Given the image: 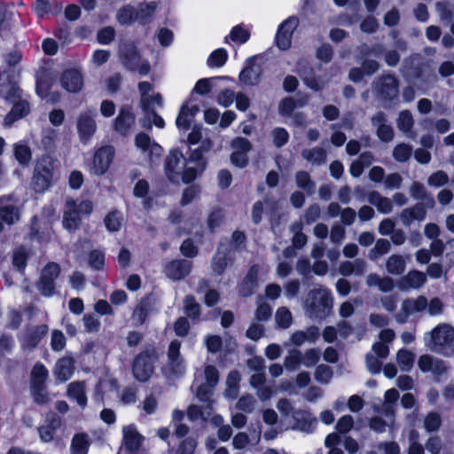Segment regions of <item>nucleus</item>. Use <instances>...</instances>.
I'll use <instances>...</instances> for the list:
<instances>
[{
	"instance_id": "obj_40",
	"label": "nucleus",
	"mask_w": 454,
	"mask_h": 454,
	"mask_svg": "<svg viewBox=\"0 0 454 454\" xmlns=\"http://www.w3.org/2000/svg\"><path fill=\"white\" fill-rule=\"evenodd\" d=\"M122 216L118 210H112L108 212L105 218L104 223L109 232H116L121 227Z\"/></svg>"
},
{
	"instance_id": "obj_46",
	"label": "nucleus",
	"mask_w": 454,
	"mask_h": 454,
	"mask_svg": "<svg viewBox=\"0 0 454 454\" xmlns=\"http://www.w3.org/2000/svg\"><path fill=\"white\" fill-rule=\"evenodd\" d=\"M412 154L411 145L404 143L396 145L393 150V157L398 162H406Z\"/></svg>"
},
{
	"instance_id": "obj_33",
	"label": "nucleus",
	"mask_w": 454,
	"mask_h": 454,
	"mask_svg": "<svg viewBox=\"0 0 454 454\" xmlns=\"http://www.w3.org/2000/svg\"><path fill=\"white\" fill-rule=\"evenodd\" d=\"M142 435L135 429L124 432L123 441L125 449L129 452H135L138 450L142 443Z\"/></svg>"
},
{
	"instance_id": "obj_43",
	"label": "nucleus",
	"mask_w": 454,
	"mask_h": 454,
	"mask_svg": "<svg viewBox=\"0 0 454 454\" xmlns=\"http://www.w3.org/2000/svg\"><path fill=\"white\" fill-rule=\"evenodd\" d=\"M68 391L69 394L76 400V403L79 406L84 408L87 405L88 398L82 382H72L69 385Z\"/></svg>"
},
{
	"instance_id": "obj_45",
	"label": "nucleus",
	"mask_w": 454,
	"mask_h": 454,
	"mask_svg": "<svg viewBox=\"0 0 454 454\" xmlns=\"http://www.w3.org/2000/svg\"><path fill=\"white\" fill-rule=\"evenodd\" d=\"M296 184L299 188L310 195L315 191V183L311 180L310 175L305 170H300L295 174Z\"/></svg>"
},
{
	"instance_id": "obj_19",
	"label": "nucleus",
	"mask_w": 454,
	"mask_h": 454,
	"mask_svg": "<svg viewBox=\"0 0 454 454\" xmlns=\"http://www.w3.org/2000/svg\"><path fill=\"white\" fill-rule=\"evenodd\" d=\"M293 419L294 421V428L306 433L313 432L317 425L316 418L312 416L311 412L305 410L294 411Z\"/></svg>"
},
{
	"instance_id": "obj_24",
	"label": "nucleus",
	"mask_w": 454,
	"mask_h": 454,
	"mask_svg": "<svg viewBox=\"0 0 454 454\" xmlns=\"http://www.w3.org/2000/svg\"><path fill=\"white\" fill-rule=\"evenodd\" d=\"M180 348L181 343L177 340H172L168 346V358L171 367V372L175 374L182 372L184 369Z\"/></svg>"
},
{
	"instance_id": "obj_61",
	"label": "nucleus",
	"mask_w": 454,
	"mask_h": 454,
	"mask_svg": "<svg viewBox=\"0 0 454 454\" xmlns=\"http://www.w3.org/2000/svg\"><path fill=\"white\" fill-rule=\"evenodd\" d=\"M188 116L187 102H185L181 106L180 111L176 119V125L179 129L186 131L191 128V120L188 118Z\"/></svg>"
},
{
	"instance_id": "obj_37",
	"label": "nucleus",
	"mask_w": 454,
	"mask_h": 454,
	"mask_svg": "<svg viewBox=\"0 0 454 454\" xmlns=\"http://www.w3.org/2000/svg\"><path fill=\"white\" fill-rule=\"evenodd\" d=\"M51 87H52V80L49 74H42L36 76L35 91H36V94L40 98H47Z\"/></svg>"
},
{
	"instance_id": "obj_7",
	"label": "nucleus",
	"mask_w": 454,
	"mask_h": 454,
	"mask_svg": "<svg viewBox=\"0 0 454 454\" xmlns=\"http://www.w3.org/2000/svg\"><path fill=\"white\" fill-rule=\"evenodd\" d=\"M187 165L183 152L178 148H172L164 159V174L171 184H177L181 170Z\"/></svg>"
},
{
	"instance_id": "obj_28",
	"label": "nucleus",
	"mask_w": 454,
	"mask_h": 454,
	"mask_svg": "<svg viewBox=\"0 0 454 454\" xmlns=\"http://www.w3.org/2000/svg\"><path fill=\"white\" fill-rule=\"evenodd\" d=\"M426 279V275L423 272L413 270L409 271L408 274L402 278L400 281V286L402 288H419L425 284Z\"/></svg>"
},
{
	"instance_id": "obj_63",
	"label": "nucleus",
	"mask_w": 454,
	"mask_h": 454,
	"mask_svg": "<svg viewBox=\"0 0 454 454\" xmlns=\"http://www.w3.org/2000/svg\"><path fill=\"white\" fill-rule=\"evenodd\" d=\"M427 183L433 187H442L449 183V176L443 170H437L429 176Z\"/></svg>"
},
{
	"instance_id": "obj_6",
	"label": "nucleus",
	"mask_w": 454,
	"mask_h": 454,
	"mask_svg": "<svg viewBox=\"0 0 454 454\" xmlns=\"http://www.w3.org/2000/svg\"><path fill=\"white\" fill-rule=\"evenodd\" d=\"M431 340L435 350L444 356H454V327L440 324L431 331Z\"/></svg>"
},
{
	"instance_id": "obj_23",
	"label": "nucleus",
	"mask_w": 454,
	"mask_h": 454,
	"mask_svg": "<svg viewBox=\"0 0 454 454\" xmlns=\"http://www.w3.org/2000/svg\"><path fill=\"white\" fill-rule=\"evenodd\" d=\"M426 216L427 209L421 202L416 203L413 207L404 208L400 214L401 221L405 226L411 225L415 220L423 221Z\"/></svg>"
},
{
	"instance_id": "obj_56",
	"label": "nucleus",
	"mask_w": 454,
	"mask_h": 454,
	"mask_svg": "<svg viewBox=\"0 0 454 454\" xmlns=\"http://www.w3.org/2000/svg\"><path fill=\"white\" fill-rule=\"evenodd\" d=\"M442 425L441 416L437 412H429L424 419V427L428 433L437 431Z\"/></svg>"
},
{
	"instance_id": "obj_64",
	"label": "nucleus",
	"mask_w": 454,
	"mask_h": 454,
	"mask_svg": "<svg viewBox=\"0 0 454 454\" xmlns=\"http://www.w3.org/2000/svg\"><path fill=\"white\" fill-rule=\"evenodd\" d=\"M197 441L192 437L184 438L178 445V454H194Z\"/></svg>"
},
{
	"instance_id": "obj_41",
	"label": "nucleus",
	"mask_w": 454,
	"mask_h": 454,
	"mask_svg": "<svg viewBox=\"0 0 454 454\" xmlns=\"http://www.w3.org/2000/svg\"><path fill=\"white\" fill-rule=\"evenodd\" d=\"M228 60V51L224 48L213 51L207 59L209 67H222Z\"/></svg>"
},
{
	"instance_id": "obj_54",
	"label": "nucleus",
	"mask_w": 454,
	"mask_h": 454,
	"mask_svg": "<svg viewBox=\"0 0 454 454\" xmlns=\"http://www.w3.org/2000/svg\"><path fill=\"white\" fill-rule=\"evenodd\" d=\"M303 355L301 350L294 348L289 351V355L285 358V366L288 370L297 369L302 364Z\"/></svg>"
},
{
	"instance_id": "obj_53",
	"label": "nucleus",
	"mask_w": 454,
	"mask_h": 454,
	"mask_svg": "<svg viewBox=\"0 0 454 454\" xmlns=\"http://www.w3.org/2000/svg\"><path fill=\"white\" fill-rule=\"evenodd\" d=\"M414 354L406 349L401 348L396 355V360L403 370H409L414 363Z\"/></svg>"
},
{
	"instance_id": "obj_36",
	"label": "nucleus",
	"mask_w": 454,
	"mask_h": 454,
	"mask_svg": "<svg viewBox=\"0 0 454 454\" xmlns=\"http://www.w3.org/2000/svg\"><path fill=\"white\" fill-rule=\"evenodd\" d=\"M303 104L301 100H296L292 97H286L278 104V113L282 116L290 117L293 115L294 109L297 106H302Z\"/></svg>"
},
{
	"instance_id": "obj_10",
	"label": "nucleus",
	"mask_w": 454,
	"mask_h": 454,
	"mask_svg": "<svg viewBox=\"0 0 454 454\" xmlns=\"http://www.w3.org/2000/svg\"><path fill=\"white\" fill-rule=\"evenodd\" d=\"M298 25V19L294 16L289 17L281 22L275 35V43L281 51H286L291 47L292 36Z\"/></svg>"
},
{
	"instance_id": "obj_32",
	"label": "nucleus",
	"mask_w": 454,
	"mask_h": 454,
	"mask_svg": "<svg viewBox=\"0 0 454 454\" xmlns=\"http://www.w3.org/2000/svg\"><path fill=\"white\" fill-rule=\"evenodd\" d=\"M152 307L151 296L142 298L139 304L134 310V318L137 321L138 325L145 323Z\"/></svg>"
},
{
	"instance_id": "obj_21",
	"label": "nucleus",
	"mask_w": 454,
	"mask_h": 454,
	"mask_svg": "<svg viewBox=\"0 0 454 454\" xmlns=\"http://www.w3.org/2000/svg\"><path fill=\"white\" fill-rule=\"evenodd\" d=\"M134 122L135 115L130 108L121 107L114 121V127L118 133L126 135Z\"/></svg>"
},
{
	"instance_id": "obj_38",
	"label": "nucleus",
	"mask_w": 454,
	"mask_h": 454,
	"mask_svg": "<svg viewBox=\"0 0 454 454\" xmlns=\"http://www.w3.org/2000/svg\"><path fill=\"white\" fill-rule=\"evenodd\" d=\"M387 270L392 275H401L405 270V261L402 255L392 254L386 262Z\"/></svg>"
},
{
	"instance_id": "obj_52",
	"label": "nucleus",
	"mask_w": 454,
	"mask_h": 454,
	"mask_svg": "<svg viewBox=\"0 0 454 454\" xmlns=\"http://www.w3.org/2000/svg\"><path fill=\"white\" fill-rule=\"evenodd\" d=\"M223 210L220 207L214 208L207 216V224L210 232H214L220 227L223 221Z\"/></svg>"
},
{
	"instance_id": "obj_9",
	"label": "nucleus",
	"mask_w": 454,
	"mask_h": 454,
	"mask_svg": "<svg viewBox=\"0 0 454 454\" xmlns=\"http://www.w3.org/2000/svg\"><path fill=\"white\" fill-rule=\"evenodd\" d=\"M122 63L126 69L136 72L141 75H146L151 70L147 60L141 62V54L135 45H129L122 52Z\"/></svg>"
},
{
	"instance_id": "obj_42",
	"label": "nucleus",
	"mask_w": 454,
	"mask_h": 454,
	"mask_svg": "<svg viewBox=\"0 0 454 454\" xmlns=\"http://www.w3.org/2000/svg\"><path fill=\"white\" fill-rule=\"evenodd\" d=\"M301 155L308 161H312L318 165L325 163L326 160V152L324 148L318 146L312 149H304Z\"/></svg>"
},
{
	"instance_id": "obj_16",
	"label": "nucleus",
	"mask_w": 454,
	"mask_h": 454,
	"mask_svg": "<svg viewBox=\"0 0 454 454\" xmlns=\"http://www.w3.org/2000/svg\"><path fill=\"white\" fill-rule=\"evenodd\" d=\"M76 128L80 140L82 143L90 140L97 130V124L93 114L89 112L80 114L77 118Z\"/></svg>"
},
{
	"instance_id": "obj_30",
	"label": "nucleus",
	"mask_w": 454,
	"mask_h": 454,
	"mask_svg": "<svg viewBox=\"0 0 454 454\" xmlns=\"http://www.w3.org/2000/svg\"><path fill=\"white\" fill-rule=\"evenodd\" d=\"M88 265L94 271H101L106 265V253L101 249H91L88 252Z\"/></svg>"
},
{
	"instance_id": "obj_27",
	"label": "nucleus",
	"mask_w": 454,
	"mask_h": 454,
	"mask_svg": "<svg viewBox=\"0 0 454 454\" xmlns=\"http://www.w3.org/2000/svg\"><path fill=\"white\" fill-rule=\"evenodd\" d=\"M184 312L187 318L192 322H197L200 318L201 306L196 301L192 294H187L184 298Z\"/></svg>"
},
{
	"instance_id": "obj_15",
	"label": "nucleus",
	"mask_w": 454,
	"mask_h": 454,
	"mask_svg": "<svg viewBox=\"0 0 454 454\" xmlns=\"http://www.w3.org/2000/svg\"><path fill=\"white\" fill-rule=\"evenodd\" d=\"M75 360L72 356H65L59 358L53 368V374L56 381L65 383L69 380L74 373Z\"/></svg>"
},
{
	"instance_id": "obj_62",
	"label": "nucleus",
	"mask_w": 454,
	"mask_h": 454,
	"mask_svg": "<svg viewBox=\"0 0 454 454\" xmlns=\"http://www.w3.org/2000/svg\"><path fill=\"white\" fill-rule=\"evenodd\" d=\"M15 217L18 218L16 208L12 205H5L0 207V219L8 225H12L15 222Z\"/></svg>"
},
{
	"instance_id": "obj_25",
	"label": "nucleus",
	"mask_w": 454,
	"mask_h": 454,
	"mask_svg": "<svg viewBox=\"0 0 454 454\" xmlns=\"http://www.w3.org/2000/svg\"><path fill=\"white\" fill-rule=\"evenodd\" d=\"M30 112L29 103L27 100H19L15 102L11 111L6 114L4 121L6 124L13 122L26 117Z\"/></svg>"
},
{
	"instance_id": "obj_13",
	"label": "nucleus",
	"mask_w": 454,
	"mask_h": 454,
	"mask_svg": "<svg viewBox=\"0 0 454 454\" xmlns=\"http://www.w3.org/2000/svg\"><path fill=\"white\" fill-rule=\"evenodd\" d=\"M114 157V149L112 145H104L95 151L92 166L94 173L101 176L106 173Z\"/></svg>"
},
{
	"instance_id": "obj_22",
	"label": "nucleus",
	"mask_w": 454,
	"mask_h": 454,
	"mask_svg": "<svg viewBox=\"0 0 454 454\" xmlns=\"http://www.w3.org/2000/svg\"><path fill=\"white\" fill-rule=\"evenodd\" d=\"M211 141L205 140L202 144L193 150H191V153L187 158H185L187 164L188 163H195L197 167L200 168V171H205L207 167V160L204 156V153L210 149Z\"/></svg>"
},
{
	"instance_id": "obj_55",
	"label": "nucleus",
	"mask_w": 454,
	"mask_h": 454,
	"mask_svg": "<svg viewBox=\"0 0 454 454\" xmlns=\"http://www.w3.org/2000/svg\"><path fill=\"white\" fill-rule=\"evenodd\" d=\"M333 376L332 368L326 364H319L315 371V380L322 384H328Z\"/></svg>"
},
{
	"instance_id": "obj_11",
	"label": "nucleus",
	"mask_w": 454,
	"mask_h": 454,
	"mask_svg": "<svg viewBox=\"0 0 454 454\" xmlns=\"http://www.w3.org/2000/svg\"><path fill=\"white\" fill-rule=\"evenodd\" d=\"M192 270V262L186 259H172L163 268L165 276L173 280L180 281L190 275Z\"/></svg>"
},
{
	"instance_id": "obj_39",
	"label": "nucleus",
	"mask_w": 454,
	"mask_h": 454,
	"mask_svg": "<svg viewBox=\"0 0 454 454\" xmlns=\"http://www.w3.org/2000/svg\"><path fill=\"white\" fill-rule=\"evenodd\" d=\"M301 74H308L306 76H301L302 82L304 84L314 91H320L322 90V86L319 83L318 79L314 75V69L310 66H306L303 69L300 70Z\"/></svg>"
},
{
	"instance_id": "obj_20",
	"label": "nucleus",
	"mask_w": 454,
	"mask_h": 454,
	"mask_svg": "<svg viewBox=\"0 0 454 454\" xmlns=\"http://www.w3.org/2000/svg\"><path fill=\"white\" fill-rule=\"evenodd\" d=\"M61 420L57 414H52L46 419V424L38 427V434L43 442L53 441L56 431L60 427Z\"/></svg>"
},
{
	"instance_id": "obj_29",
	"label": "nucleus",
	"mask_w": 454,
	"mask_h": 454,
	"mask_svg": "<svg viewBox=\"0 0 454 454\" xmlns=\"http://www.w3.org/2000/svg\"><path fill=\"white\" fill-rule=\"evenodd\" d=\"M63 226L69 231H74L79 228L82 223V218L76 209L69 207L63 214Z\"/></svg>"
},
{
	"instance_id": "obj_4",
	"label": "nucleus",
	"mask_w": 454,
	"mask_h": 454,
	"mask_svg": "<svg viewBox=\"0 0 454 454\" xmlns=\"http://www.w3.org/2000/svg\"><path fill=\"white\" fill-rule=\"evenodd\" d=\"M159 353L153 344L146 345L137 353L132 361L131 370L136 380L145 383L155 372V365L159 361Z\"/></svg>"
},
{
	"instance_id": "obj_14",
	"label": "nucleus",
	"mask_w": 454,
	"mask_h": 454,
	"mask_svg": "<svg viewBox=\"0 0 454 454\" xmlns=\"http://www.w3.org/2000/svg\"><path fill=\"white\" fill-rule=\"evenodd\" d=\"M259 265L253 264L249 267L247 274L242 278L238 286L239 296L247 298L252 296L259 285Z\"/></svg>"
},
{
	"instance_id": "obj_57",
	"label": "nucleus",
	"mask_w": 454,
	"mask_h": 454,
	"mask_svg": "<svg viewBox=\"0 0 454 454\" xmlns=\"http://www.w3.org/2000/svg\"><path fill=\"white\" fill-rule=\"evenodd\" d=\"M67 344V340L64 333L58 329L51 332V348L55 352L62 351Z\"/></svg>"
},
{
	"instance_id": "obj_34",
	"label": "nucleus",
	"mask_w": 454,
	"mask_h": 454,
	"mask_svg": "<svg viewBox=\"0 0 454 454\" xmlns=\"http://www.w3.org/2000/svg\"><path fill=\"white\" fill-rule=\"evenodd\" d=\"M49 371L46 366L37 362L31 370L30 385H46Z\"/></svg>"
},
{
	"instance_id": "obj_44",
	"label": "nucleus",
	"mask_w": 454,
	"mask_h": 454,
	"mask_svg": "<svg viewBox=\"0 0 454 454\" xmlns=\"http://www.w3.org/2000/svg\"><path fill=\"white\" fill-rule=\"evenodd\" d=\"M30 389L33 400L36 404L45 405L50 402L47 385H30Z\"/></svg>"
},
{
	"instance_id": "obj_2",
	"label": "nucleus",
	"mask_w": 454,
	"mask_h": 454,
	"mask_svg": "<svg viewBox=\"0 0 454 454\" xmlns=\"http://www.w3.org/2000/svg\"><path fill=\"white\" fill-rule=\"evenodd\" d=\"M58 160L50 153H43L35 161L30 188L35 193H44L54 184V174Z\"/></svg>"
},
{
	"instance_id": "obj_18",
	"label": "nucleus",
	"mask_w": 454,
	"mask_h": 454,
	"mask_svg": "<svg viewBox=\"0 0 454 454\" xmlns=\"http://www.w3.org/2000/svg\"><path fill=\"white\" fill-rule=\"evenodd\" d=\"M231 249L229 245L220 244L215 254L212 259V270L217 276H222L226 270L229 262H231L230 253Z\"/></svg>"
},
{
	"instance_id": "obj_51",
	"label": "nucleus",
	"mask_w": 454,
	"mask_h": 454,
	"mask_svg": "<svg viewBox=\"0 0 454 454\" xmlns=\"http://www.w3.org/2000/svg\"><path fill=\"white\" fill-rule=\"evenodd\" d=\"M200 187L198 184H189L188 187L184 189L180 204L181 206H187L191 204L196 198L200 196Z\"/></svg>"
},
{
	"instance_id": "obj_26",
	"label": "nucleus",
	"mask_w": 454,
	"mask_h": 454,
	"mask_svg": "<svg viewBox=\"0 0 454 454\" xmlns=\"http://www.w3.org/2000/svg\"><path fill=\"white\" fill-rule=\"evenodd\" d=\"M90 444L91 441L87 433H76L71 441V454H88Z\"/></svg>"
},
{
	"instance_id": "obj_49",
	"label": "nucleus",
	"mask_w": 454,
	"mask_h": 454,
	"mask_svg": "<svg viewBox=\"0 0 454 454\" xmlns=\"http://www.w3.org/2000/svg\"><path fill=\"white\" fill-rule=\"evenodd\" d=\"M199 167H184L180 172V178L185 184H193L192 183L203 174Z\"/></svg>"
},
{
	"instance_id": "obj_12",
	"label": "nucleus",
	"mask_w": 454,
	"mask_h": 454,
	"mask_svg": "<svg viewBox=\"0 0 454 454\" xmlns=\"http://www.w3.org/2000/svg\"><path fill=\"white\" fill-rule=\"evenodd\" d=\"M59 82L66 91L78 93L83 89L84 77L80 69L70 67L61 73Z\"/></svg>"
},
{
	"instance_id": "obj_8",
	"label": "nucleus",
	"mask_w": 454,
	"mask_h": 454,
	"mask_svg": "<svg viewBox=\"0 0 454 454\" xmlns=\"http://www.w3.org/2000/svg\"><path fill=\"white\" fill-rule=\"evenodd\" d=\"M61 272L60 265L54 262H48L42 270L37 288L44 297H51L56 292L55 281Z\"/></svg>"
},
{
	"instance_id": "obj_60",
	"label": "nucleus",
	"mask_w": 454,
	"mask_h": 454,
	"mask_svg": "<svg viewBox=\"0 0 454 454\" xmlns=\"http://www.w3.org/2000/svg\"><path fill=\"white\" fill-rule=\"evenodd\" d=\"M180 252L185 258H194L199 254V248L192 239L187 238L182 242Z\"/></svg>"
},
{
	"instance_id": "obj_48",
	"label": "nucleus",
	"mask_w": 454,
	"mask_h": 454,
	"mask_svg": "<svg viewBox=\"0 0 454 454\" xmlns=\"http://www.w3.org/2000/svg\"><path fill=\"white\" fill-rule=\"evenodd\" d=\"M14 156L20 165L27 166L32 159V152L27 145H16L14 147Z\"/></svg>"
},
{
	"instance_id": "obj_3",
	"label": "nucleus",
	"mask_w": 454,
	"mask_h": 454,
	"mask_svg": "<svg viewBox=\"0 0 454 454\" xmlns=\"http://www.w3.org/2000/svg\"><path fill=\"white\" fill-rule=\"evenodd\" d=\"M159 7L156 1L141 2L136 8L132 4L122 5L116 13L117 21L122 26H129L137 21L141 26L151 24Z\"/></svg>"
},
{
	"instance_id": "obj_50",
	"label": "nucleus",
	"mask_w": 454,
	"mask_h": 454,
	"mask_svg": "<svg viewBox=\"0 0 454 454\" xmlns=\"http://www.w3.org/2000/svg\"><path fill=\"white\" fill-rule=\"evenodd\" d=\"M276 323L279 328H288L293 321L292 314L286 307H280L277 309L275 316Z\"/></svg>"
},
{
	"instance_id": "obj_47",
	"label": "nucleus",
	"mask_w": 454,
	"mask_h": 454,
	"mask_svg": "<svg viewBox=\"0 0 454 454\" xmlns=\"http://www.w3.org/2000/svg\"><path fill=\"white\" fill-rule=\"evenodd\" d=\"M150 190L149 183L145 179H139L137 184H135V187L133 189V194L136 198L139 199H145V206H149L152 203V198L147 197V194Z\"/></svg>"
},
{
	"instance_id": "obj_17",
	"label": "nucleus",
	"mask_w": 454,
	"mask_h": 454,
	"mask_svg": "<svg viewBox=\"0 0 454 454\" xmlns=\"http://www.w3.org/2000/svg\"><path fill=\"white\" fill-rule=\"evenodd\" d=\"M49 332L46 324L37 325L29 329L22 340V347L29 350L35 349Z\"/></svg>"
},
{
	"instance_id": "obj_5",
	"label": "nucleus",
	"mask_w": 454,
	"mask_h": 454,
	"mask_svg": "<svg viewBox=\"0 0 454 454\" xmlns=\"http://www.w3.org/2000/svg\"><path fill=\"white\" fill-rule=\"evenodd\" d=\"M376 98L385 106H392L399 101L400 81L392 73L383 74L372 83Z\"/></svg>"
},
{
	"instance_id": "obj_58",
	"label": "nucleus",
	"mask_w": 454,
	"mask_h": 454,
	"mask_svg": "<svg viewBox=\"0 0 454 454\" xmlns=\"http://www.w3.org/2000/svg\"><path fill=\"white\" fill-rule=\"evenodd\" d=\"M273 144L276 147L281 148L286 145L290 138L288 131L282 127H277L272 130Z\"/></svg>"
},
{
	"instance_id": "obj_35",
	"label": "nucleus",
	"mask_w": 454,
	"mask_h": 454,
	"mask_svg": "<svg viewBox=\"0 0 454 454\" xmlns=\"http://www.w3.org/2000/svg\"><path fill=\"white\" fill-rule=\"evenodd\" d=\"M250 31L239 24L231 28L229 35L225 37V42H227L229 38L233 43L244 44L250 39Z\"/></svg>"
},
{
	"instance_id": "obj_59",
	"label": "nucleus",
	"mask_w": 454,
	"mask_h": 454,
	"mask_svg": "<svg viewBox=\"0 0 454 454\" xmlns=\"http://www.w3.org/2000/svg\"><path fill=\"white\" fill-rule=\"evenodd\" d=\"M413 124L414 120L411 113L409 110L402 111L397 120V126L399 129L403 130V132H408L412 129Z\"/></svg>"
},
{
	"instance_id": "obj_31",
	"label": "nucleus",
	"mask_w": 454,
	"mask_h": 454,
	"mask_svg": "<svg viewBox=\"0 0 454 454\" xmlns=\"http://www.w3.org/2000/svg\"><path fill=\"white\" fill-rule=\"evenodd\" d=\"M29 253L27 249L20 246L13 251L12 254V265L17 271L24 273L27 266Z\"/></svg>"
},
{
	"instance_id": "obj_1",
	"label": "nucleus",
	"mask_w": 454,
	"mask_h": 454,
	"mask_svg": "<svg viewBox=\"0 0 454 454\" xmlns=\"http://www.w3.org/2000/svg\"><path fill=\"white\" fill-rule=\"evenodd\" d=\"M303 307L310 318L325 320L333 313V297L330 289L319 286L309 290L304 299Z\"/></svg>"
}]
</instances>
